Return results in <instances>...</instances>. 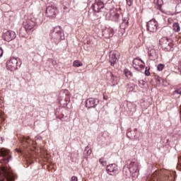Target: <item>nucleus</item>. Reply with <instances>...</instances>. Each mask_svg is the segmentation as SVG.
Here are the masks:
<instances>
[{
	"label": "nucleus",
	"instance_id": "nucleus-29",
	"mask_svg": "<svg viewBox=\"0 0 181 181\" xmlns=\"http://www.w3.org/2000/svg\"><path fill=\"white\" fill-rule=\"evenodd\" d=\"M4 54V49H2V48H0V57H2Z\"/></svg>",
	"mask_w": 181,
	"mask_h": 181
},
{
	"label": "nucleus",
	"instance_id": "nucleus-4",
	"mask_svg": "<svg viewBox=\"0 0 181 181\" xmlns=\"http://www.w3.org/2000/svg\"><path fill=\"white\" fill-rule=\"evenodd\" d=\"M6 69L10 71H15L18 69V59L11 58L6 63Z\"/></svg>",
	"mask_w": 181,
	"mask_h": 181
},
{
	"label": "nucleus",
	"instance_id": "nucleus-39",
	"mask_svg": "<svg viewBox=\"0 0 181 181\" xmlns=\"http://www.w3.org/2000/svg\"><path fill=\"white\" fill-rule=\"evenodd\" d=\"M152 52H153H153H155V50H152Z\"/></svg>",
	"mask_w": 181,
	"mask_h": 181
},
{
	"label": "nucleus",
	"instance_id": "nucleus-25",
	"mask_svg": "<svg viewBox=\"0 0 181 181\" xmlns=\"http://www.w3.org/2000/svg\"><path fill=\"white\" fill-rule=\"evenodd\" d=\"M133 2H134V0H127V4L128 6H132Z\"/></svg>",
	"mask_w": 181,
	"mask_h": 181
},
{
	"label": "nucleus",
	"instance_id": "nucleus-10",
	"mask_svg": "<svg viewBox=\"0 0 181 181\" xmlns=\"http://www.w3.org/2000/svg\"><path fill=\"white\" fill-rule=\"evenodd\" d=\"M16 37V34L15 32L12 30H8L4 33L3 38L6 42H11V40H13Z\"/></svg>",
	"mask_w": 181,
	"mask_h": 181
},
{
	"label": "nucleus",
	"instance_id": "nucleus-23",
	"mask_svg": "<svg viewBox=\"0 0 181 181\" xmlns=\"http://www.w3.org/2000/svg\"><path fill=\"white\" fill-rule=\"evenodd\" d=\"M164 67H165V65L160 64L158 65L157 69H158V71H162V70H163Z\"/></svg>",
	"mask_w": 181,
	"mask_h": 181
},
{
	"label": "nucleus",
	"instance_id": "nucleus-24",
	"mask_svg": "<svg viewBox=\"0 0 181 181\" xmlns=\"http://www.w3.org/2000/svg\"><path fill=\"white\" fill-rule=\"evenodd\" d=\"M129 91H134L135 89V86L134 84H129Z\"/></svg>",
	"mask_w": 181,
	"mask_h": 181
},
{
	"label": "nucleus",
	"instance_id": "nucleus-14",
	"mask_svg": "<svg viewBox=\"0 0 181 181\" xmlns=\"http://www.w3.org/2000/svg\"><path fill=\"white\" fill-rule=\"evenodd\" d=\"M35 26H36V23L32 21H29L28 23L24 25V28L25 30H27L28 32H30V30L33 32V30H35Z\"/></svg>",
	"mask_w": 181,
	"mask_h": 181
},
{
	"label": "nucleus",
	"instance_id": "nucleus-5",
	"mask_svg": "<svg viewBox=\"0 0 181 181\" xmlns=\"http://www.w3.org/2000/svg\"><path fill=\"white\" fill-rule=\"evenodd\" d=\"M45 13L48 18H56V15H57V7L54 6H48Z\"/></svg>",
	"mask_w": 181,
	"mask_h": 181
},
{
	"label": "nucleus",
	"instance_id": "nucleus-16",
	"mask_svg": "<svg viewBox=\"0 0 181 181\" xmlns=\"http://www.w3.org/2000/svg\"><path fill=\"white\" fill-rule=\"evenodd\" d=\"M106 76L107 77V80H111L112 83H115L113 86H115V84H118V81H117V76H114L112 72H107L106 74Z\"/></svg>",
	"mask_w": 181,
	"mask_h": 181
},
{
	"label": "nucleus",
	"instance_id": "nucleus-6",
	"mask_svg": "<svg viewBox=\"0 0 181 181\" xmlns=\"http://www.w3.org/2000/svg\"><path fill=\"white\" fill-rule=\"evenodd\" d=\"M133 67L135 70L141 71L145 67V63L141 59L136 58L133 60Z\"/></svg>",
	"mask_w": 181,
	"mask_h": 181
},
{
	"label": "nucleus",
	"instance_id": "nucleus-28",
	"mask_svg": "<svg viewBox=\"0 0 181 181\" xmlns=\"http://www.w3.org/2000/svg\"><path fill=\"white\" fill-rule=\"evenodd\" d=\"M175 93H176V94H181V88H178V89L175 90Z\"/></svg>",
	"mask_w": 181,
	"mask_h": 181
},
{
	"label": "nucleus",
	"instance_id": "nucleus-26",
	"mask_svg": "<svg viewBox=\"0 0 181 181\" xmlns=\"http://www.w3.org/2000/svg\"><path fill=\"white\" fill-rule=\"evenodd\" d=\"M157 4L159 6H162L163 5V0H157Z\"/></svg>",
	"mask_w": 181,
	"mask_h": 181
},
{
	"label": "nucleus",
	"instance_id": "nucleus-17",
	"mask_svg": "<svg viewBox=\"0 0 181 181\" xmlns=\"http://www.w3.org/2000/svg\"><path fill=\"white\" fill-rule=\"evenodd\" d=\"M110 13L113 18H118L119 16L118 13H117V8L111 9Z\"/></svg>",
	"mask_w": 181,
	"mask_h": 181
},
{
	"label": "nucleus",
	"instance_id": "nucleus-27",
	"mask_svg": "<svg viewBox=\"0 0 181 181\" xmlns=\"http://www.w3.org/2000/svg\"><path fill=\"white\" fill-rule=\"evenodd\" d=\"M71 181H78V178H77L76 176H72Z\"/></svg>",
	"mask_w": 181,
	"mask_h": 181
},
{
	"label": "nucleus",
	"instance_id": "nucleus-9",
	"mask_svg": "<svg viewBox=\"0 0 181 181\" xmlns=\"http://www.w3.org/2000/svg\"><path fill=\"white\" fill-rule=\"evenodd\" d=\"M147 30L149 32H156L158 30V22L152 19L147 23Z\"/></svg>",
	"mask_w": 181,
	"mask_h": 181
},
{
	"label": "nucleus",
	"instance_id": "nucleus-8",
	"mask_svg": "<svg viewBox=\"0 0 181 181\" xmlns=\"http://www.w3.org/2000/svg\"><path fill=\"white\" fill-rule=\"evenodd\" d=\"M92 8L94 12L98 13L104 9V3L101 0H95V4L92 5Z\"/></svg>",
	"mask_w": 181,
	"mask_h": 181
},
{
	"label": "nucleus",
	"instance_id": "nucleus-36",
	"mask_svg": "<svg viewBox=\"0 0 181 181\" xmlns=\"http://www.w3.org/2000/svg\"><path fill=\"white\" fill-rule=\"evenodd\" d=\"M146 76H149V73L146 71Z\"/></svg>",
	"mask_w": 181,
	"mask_h": 181
},
{
	"label": "nucleus",
	"instance_id": "nucleus-32",
	"mask_svg": "<svg viewBox=\"0 0 181 181\" xmlns=\"http://www.w3.org/2000/svg\"><path fill=\"white\" fill-rule=\"evenodd\" d=\"M54 30H60V27H57L56 28H54Z\"/></svg>",
	"mask_w": 181,
	"mask_h": 181
},
{
	"label": "nucleus",
	"instance_id": "nucleus-3",
	"mask_svg": "<svg viewBox=\"0 0 181 181\" xmlns=\"http://www.w3.org/2000/svg\"><path fill=\"white\" fill-rule=\"evenodd\" d=\"M160 45L161 47L166 52H170L173 49V43L172 42V40L168 39L166 37H163L160 40Z\"/></svg>",
	"mask_w": 181,
	"mask_h": 181
},
{
	"label": "nucleus",
	"instance_id": "nucleus-19",
	"mask_svg": "<svg viewBox=\"0 0 181 181\" xmlns=\"http://www.w3.org/2000/svg\"><path fill=\"white\" fill-rule=\"evenodd\" d=\"M74 67H81L83 66V63L78 60H76L73 63Z\"/></svg>",
	"mask_w": 181,
	"mask_h": 181
},
{
	"label": "nucleus",
	"instance_id": "nucleus-20",
	"mask_svg": "<svg viewBox=\"0 0 181 181\" xmlns=\"http://www.w3.org/2000/svg\"><path fill=\"white\" fill-rule=\"evenodd\" d=\"M124 73L126 77H127V78L132 76V73H131V71L128 69H124Z\"/></svg>",
	"mask_w": 181,
	"mask_h": 181
},
{
	"label": "nucleus",
	"instance_id": "nucleus-33",
	"mask_svg": "<svg viewBox=\"0 0 181 181\" xmlns=\"http://www.w3.org/2000/svg\"><path fill=\"white\" fill-rule=\"evenodd\" d=\"M149 55H150V56H154L153 52H151V51H150Z\"/></svg>",
	"mask_w": 181,
	"mask_h": 181
},
{
	"label": "nucleus",
	"instance_id": "nucleus-12",
	"mask_svg": "<svg viewBox=\"0 0 181 181\" xmlns=\"http://www.w3.org/2000/svg\"><path fill=\"white\" fill-rule=\"evenodd\" d=\"M138 167L139 164L137 162H130L128 167L130 173H137V172H139Z\"/></svg>",
	"mask_w": 181,
	"mask_h": 181
},
{
	"label": "nucleus",
	"instance_id": "nucleus-31",
	"mask_svg": "<svg viewBox=\"0 0 181 181\" xmlns=\"http://www.w3.org/2000/svg\"><path fill=\"white\" fill-rule=\"evenodd\" d=\"M103 100H108V96L104 95L103 96Z\"/></svg>",
	"mask_w": 181,
	"mask_h": 181
},
{
	"label": "nucleus",
	"instance_id": "nucleus-37",
	"mask_svg": "<svg viewBox=\"0 0 181 181\" xmlns=\"http://www.w3.org/2000/svg\"><path fill=\"white\" fill-rule=\"evenodd\" d=\"M28 139H29V137L26 139V141H28Z\"/></svg>",
	"mask_w": 181,
	"mask_h": 181
},
{
	"label": "nucleus",
	"instance_id": "nucleus-34",
	"mask_svg": "<svg viewBox=\"0 0 181 181\" xmlns=\"http://www.w3.org/2000/svg\"><path fill=\"white\" fill-rule=\"evenodd\" d=\"M2 107V100L0 99V107Z\"/></svg>",
	"mask_w": 181,
	"mask_h": 181
},
{
	"label": "nucleus",
	"instance_id": "nucleus-21",
	"mask_svg": "<svg viewBox=\"0 0 181 181\" xmlns=\"http://www.w3.org/2000/svg\"><path fill=\"white\" fill-rule=\"evenodd\" d=\"M107 32L109 33L108 37H112V36H114V30L112 28H109Z\"/></svg>",
	"mask_w": 181,
	"mask_h": 181
},
{
	"label": "nucleus",
	"instance_id": "nucleus-22",
	"mask_svg": "<svg viewBox=\"0 0 181 181\" xmlns=\"http://www.w3.org/2000/svg\"><path fill=\"white\" fill-rule=\"evenodd\" d=\"M99 162L101 165H103V166H107V160H105V158H100Z\"/></svg>",
	"mask_w": 181,
	"mask_h": 181
},
{
	"label": "nucleus",
	"instance_id": "nucleus-35",
	"mask_svg": "<svg viewBox=\"0 0 181 181\" xmlns=\"http://www.w3.org/2000/svg\"><path fill=\"white\" fill-rule=\"evenodd\" d=\"M88 153L90 155L91 153V150H88Z\"/></svg>",
	"mask_w": 181,
	"mask_h": 181
},
{
	"label": "nucleus",
	"instance_id": "nucleus-15",
	"mask_svg": "<svg viewBox=\"0 0 181 181\" xmlns=\"http://www.w3.org/2000/svg\"><path fill=\"white\" fill-rule=\"evenodd\" d=\"M128 25H129V18L128 16L123 17L122 23L120 25L121 29H127L128 28Z\"/></svg>",
	"mask_w": 181,
	"mask_h": 181
},
{
	"label": "nucleus",
	"instance_id": "nucleus-1",
	"mask_svg": "<svg viewBox=\"0 0 181 181\" xmlns=\"http://www.w3.org/2000/svg\"><path fill=\"white\" fill-rule=\"evenodd\" d=\"M0 181H15V174L7 167L0 168Z\"/></svg>",
	"mask_w": 181,
	"mask_h": 181
},
{
	"label": "nucleus",
	"instance_id": "nucleus-38",
	"mask_svg": "<svg viewBox=\"0 0 181 181\" xmlns=\"http://www.w3.org/2000/svg\"><path fill=\"white\" fill-rule=\"evenodd\" d=\"M150 181H155L154 180H151Z\"/></svg>",
	"mask_w": 181,
	"mask_h": 181
},
{
	"label": "nucleus",
	"instance_id": "nucleus-2",
	"mask_svg": "<svg viewBox=\"0 0 181 181\" xmlns=\"http://www.w3.org/2000/svg\"><path fill=\"white\" fill-rule=\"evenodd\" d=\"M12 162V153L6 148H0V163L6 165Z\"/></svg>",
	"mask_w": 181,
	"mask_h": 181
},
{
	"label": "nucleus",
	"instance_id": "nucleus-13",
	"mask_svg": "<svg viewBox=\"0 0 181 181\" xmlns=\"http://www.w3.org/2000/svg\"><path fill=\"white\" fill-rule=\"evenodd\" d=\"M97 105V100L90 98L86 100L87 108H94Z\"/></svg>",
	"mask_w": 181,
	"mask_h": 181
},
{
	"label": "nucleus",
	"instance_id": "nucleus-30",
	"mask_svg": "<svg viewBox=\"0 0 181 181\" xmlns=\"http://www.w3.org/2000/svg\"><path fill=\"white\" fill-rule=\"evenodd\" d=\"M179 8H180L179 6L176 7L177 13H180V11H179Z\"/></svg>",
	"mask_w": 181,
	"mask_h": 181
},
{
	"label": "nucleus",
	"instance_id": "nucleus-7",
	"mask_svg": "<svg viewBox=\"0 0 181 181\" xmlns=\"http://www.w3.org/2000/svg\"><path fill=\"white\" fill-rule=\"evenodd\" d=\"M118 59H119V52L118 51H113L110 52L109 62L110 63L111 66H115Z\"/></svg>",
	"mask_w": 181,
	"mask_h": 181
},
{
	"label": "nucleus",
	"instance_id": "nucleus-11",
	"mask_svg": "<svg viewBox=\"0 0 181 181\" xmlns=\"http://www.w3.org/2000/svg\"><path fill=\"white\" fill-rule=\"evenodd\" d=\"M106 170L109 175L111 176H114V175H117V172H118V168L117 167V164H110L107 166Z\"/></svg>",
	"mask_w": 181,
	"mask_h": 181
},
{
	"label": "nucleus",
	"instance_id": "nucleus-18",
	"mask_svg": "<svg viewBox=\"0 0 181 181\" xmlns=\"http://www.w3.org/2000/svg\"><path fill=\"white\" fill-rule=\"evenodd\" d=\"M173 28L175 32H180V25H179V23H175Z\"/></svg>",
	"mask_w": 181,
	"mask_h": 181
}]
</instances>
